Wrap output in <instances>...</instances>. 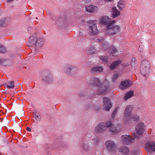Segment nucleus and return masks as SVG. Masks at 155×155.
<instances>
[{"mask_svg": "<svg viewBox=\"0 0 155 155\" xmlns=\"http://www.w3.org/2000/svg\"><path fill=\"white\" fill-rule=\"evenodd\" d=\"M111 20L108 16H104L101 17L100 21L105 25H107L106 26V33L109 35H113L120 31V28L119 26L114 25L116 22L115 20L111 21Z\"/></svg>", "mask_w": 155, "mask_h": 155, "instance_id": "obj_1", "label": "nucleus"}, {"mask_svg": "<svg viewBox=\"0 0 155 155\" xmlns=\"http://www.w3.org/2000/svg\"><path fill=\"white\" fill-rule=\"evenodd\" d=\"M64 71L67 74L71 76H74L78 72V68L75 66L69 64L64 65L63 67Z\"/></svg>", "mask_w": 155, "mask_h": 155, "instance_id": "obj_2", "label": "nucleus"}, {"mask_svg": "<svg viewBox=\"0 0 155 155\" xmlns=\"http://www.w3.org/2000/svg\"><path fill=\"white\" fill-rule=\"evenodd\" d=\"M132 109L133 107L131 105H128L126 107L124 112V122H128L131 119Z\"/></svg>", "mask_w": 155, "mask_h": 155, "instance_id": "obj_3", "label": "nucleus"}, {"mask_svg": "<svg viewBox=\"0 0 155 155\" xmlns=\"http://www.w3.org/2000/svg\"><path fill=\"white\" fill-rule=\"evenodd\" d=\"M144 128L145 126L143 123L141 122L139 123L136 128V133L134 134L135 139H136L137 140L140 139L141 135L144 132Z\"/></svg>", "mask_w": 155, "mask_h": 155, "instance_id": "obj_4", "label": "nucleus"}, {"mask_svg": "<svg viewBox=\"0 0 155 155\" xmlns=\"http://www.w3.org/2000/svg\"><path fill=\"white\" fill-rule=\"evenodd\" d=\"M105 146L108 153L114 154L116 152L117 147L114 141L111 140L106 141L105 143Z\"/></svg>", "mask_w": 155, "mask_h": 155, "instance_id": "obj_5", "label": "nucleus"}, {"mask_svg": "<svg viewBox=\"0 0 155 155\" xmlns=\"http://www.w3.org/2000/svg\"><path fill=\"white\" fill-rule=\"evenodd\" d=\"M150 68V64L147 60L143 61L140 66V70L141 74L144 76L149 72V69Z\"/></svg>", "mask_w": 155, "mask_h": 155, "instance_id": "obj_6", "label": "nucleus"}, {"mask_svg": "<svg viewBox=\"0 0 155 155\" xmlns=\"http://www.w3.org/2000/svg\"><path fill=\"white\" fill-rule=\"evenodd\" d=\"M135 139L129 135H124L121 137L120 143L122 144H129L131 143Z\"/></svg>", "mask_w": 155, "mask_h": 155, "instance_id": "obj_7", "label": "nucleus"}, {"mask_svg": "<svg viewBox=\"0 0 155 155\" xmlns=\"http://www.w3.org/2000/svg\"><path fill=\"white\" fill-rule=\"evenodd\" d=\"M145 149L150 153L155 151V142L153 141H148L145 144Z\"/></svg>", "mask_w": 155, "mask_h": 155, "instance_id": "obj_8", "label": "nucleus"}, {"mask_svg": "<svg viewBox=\"0 0 155 155\" xmlns=\"http://www.w3.org/2000/svg\"><path fill=\"white\" fill-rule=\"evenodd\" d=\"M89 84L93 89H95L99 87L102 84L100 82L98 78H94L91 80Z\"/></svg>", "mask_w": 155, "mask_h": 155, "instance_id": "obj_9", "label": "nucleus"}, {"mask_svg": "<svg viewBox=\"0 0 155 155\" xmlns=\"http://www.w3.org/2000/svg\"><path fill=\"white\" fill-rule=\"evenodd\" d=\"M43 81L47 83H50L53 81V79L51 74L49 72L45 73L42 76Z\"/></svg>", "mask_w": 155, "mask_h": 155, "instance_id": "obj_10", "label": "nucleus"}, {"mask_svg": "<svg viewBox=\"0 0 155 155\" xmlns=\"http://www.w3.org/2000/svg\"><path fill=\"white\" fill-rule=\"evenodd\" d=\"M80 148L84 153L88 152L90 150V147L87 141H84L80 143Z\"/></svg>", "mask_w": 155, "mask_h": 155, "instance_id": "obj_11", "label": "nucleus"}, {"mask_svg": "<svg viewBox=\"0 0 155 155\" xmlns=\"http://www.w3.org/2000/svg\"><path fill=\"white\" fill-rule=\"evenodd\" d=\"M106 127L104 125L103 123H101L99 124L95 128V132L99 134L103 133L106 131Z\"/></svg>", "mask_w": 155, "mask_h": 155, "instance_id": "obj_12", "label": "nucleus"}, {"mask_svg": "<svg viewBox=\"0 0 155 155\" xmlns=\"http://www.w3.org/2000/svg\"><path fill=\"white\" fill-rule=\"evenodd\" d=\"M109 83L107 81L103 82L102 84L98 88V92L100 94H102L108 90L107 86H108Z\"/></svg>", "mask_w": 155, "mask_h": 155, "instance_id": "obj_13", "label": "nucleus"}, {"mask_svg": "<svg viewBox=\"0 0 155 155\" xmlns=\"http://www.w3.org/2000/svg\"><path fill=\"white\" fill-rule=\"evenodd\" d=\"M57 23L58 26L63 28L67 27L68 24V21L65 17L59 18Z\"/></svg>", "mask_w": 155, "mask_h": 155, "instance_id": "obj_14", "label": "nucleus"}, {"mask_svg": "<svg viewBox=\"0 0 155 155\" xmlns=\"http://www.w3.org/2000/svg\"><path fill=\"white\" fill-rule=\"evenodd\" d=\"M103 104L105 110L109 111L112 107V105L108 98L104 97L103 99Z\"/></svg>", "mask_w": 155, "mask_h": 155, "instance_id": "obj_15", "label": "nucleus"}, {"mask_svg": "<svg viewBox=\"0 0 155 155\" xmlns=\"http://www.w3.org/2000/svg\"><path fill=\"white\" fill-rule=\"evenodd\" d=\"M44 43V40L42 37H39L36 40L35 44V48L38 49L39 48L42 47Z\"/></svg>", "mask_w": 155, "mask_h": 155, "instance_id": "obj_16", "label": "nucleus"}, {"mask_svg": "<svg viewBox=\"0 0 155 155\" xmlns=\"http://www.w3.org/2000/svg\"><path fill=\"white\" fill-rule=\"evenodd\" d=\"M86 11L90 13H95L97 12L98 8L94 5H86L85 6Z\"/></svg>", "mask_w": 155, "mask_h": 155, "instance_id": "obj_17", "label": "nucleus"}, {"mask_svg": "<svg viewBox=\"0 0 155 155\" xmlns=\"http://www.w3.org/2000/svg\"><path fill=\"white\" fill-rule=\"evenodd\" d=\"M88 30L90 35H96L98 33V30L95 24H93L90 25Z\"/></svg>", "mask_w": 155, "mask_h": 155, "instance_id": "obj_18", "label": "nucleus"}, {"mask_svg": "<svg viewBox=\"0 0 155 155\" xmlns=\"http://www.w3.org/2000/svg\"><path fill=\"white\" fill-rule=\"evenodd\" d=\"M132 85V83L130 81L126 80L122 81L121 84V88L124 89L130 87Z\"/></svg>", "mask_w": 155, "mask_h": 155, "instance_id": "obj_19", "label": "nucleus"}, {"mask_svg": "<svg viewBox=\"0 0 155 155\" xmlns=\"http://www.w3.org/2000/svg\"><path fill=\"white\" fill-rule=\"evenodd\" d=\"M118 152L123 155H128L130 152V150L127 147H121L118 149Z\"/></svg>", "mask_w": 155, "mask_h": 155, "instance_id": "obj_20", "label": "nucleus"}, {"mask_svg": "<svg viewBox=\"0 0 155 155\" xmlns=\"http://www.w3.org/2000/svg\"><path fill=\"white\" fill-rule=\"evenodd\" d=\"M120 126L117 125L112 126L110 128L109 132L112 134H115L118 132L120 130Z\"/></svg>", "mask_w": 155, "mask_h": 155, "instance_id": "obj_21", "label": "nucleus"}, {"mask_svg": "<svg viewBox=\"0 0 155 155\" xmlns=\"http://www.w3.org/2000/svg\"><path fill=\"white\" fill-rule=\"evenodd\" d=\"M112 16L114 18L117 17L120 14V12L118 11L116 7H114L112 9Z\"/></svg>", "mask_w": 155, "mask_h": 155, "instance_id": "obj_22", "label": "nucleus"}, {"mask_svg": "<svg viewBox=\"0 0 155 155\" xmlns=\"http://www.w3.org/2000/svg\"><path fill=\"white\" fill-rule=\"evenodd\" d=\"M125 2L123 0H120L118 3L117 7L120 10L125 7Z\"/></svg>", "mask_w": 155, "mask_h": 155, "instance_id": "obj_23", "label": "nucleus"}, {"mask_svg": "<svg viewBox=\"0 0 155 155\" xmlns=\"http://www.w3.org/2000/svg\"><path fill=\"white\" fill-rule=\"evenodd\" d=\"M134 93V92L132 91H130L127 92L124 96V100L127 101L128 99L130 98L133 96Z\"/></svg>", "mask_w": 155, "mask_h": 155, "instance_id": "obj_24", "label": "nucleus"}, {"mask_svg": "<svg viewBox=\"0 0 155 155\" xmlns=\"http://www.w3.org/2000/svg\"><path fill=\"white\" fill-rule=\"evenodd\" d=\"M103 70V68L101 66H97L92 68L91 69L92 72H102Z\"/></svg>", "mask_w": 155, "mask_h": 155, "instance_id": "obj_25", "label": "nucleus"}, {"mask_svg": "<svg viewBox=\"0 0 155 155\" xmlns=\"http://www.w3.org/2000/svg\"><path fill=\"white\" fill-rule=\"evenodd\" d=\"M120 63V62L118 61H117L113 62L110 65V69H114Z\"/></svg>", "mask_w": 155, "mask_h": 155, "instance_id": "obj_26", "label": "nucleus"}, {"mask_svg": "<svg viewBox=\"0 0 155 155\" xmlns=\"http://www.w3.org/2000/svg\"><path fill=\"white\" fill-rule=\"evenodd\" d=\"M96 51L94 48L92 46L90 47L87 51V53L89 54L96 53Z\"/></svg>", "mask_w": 155, "mask_h": 155, "instance_id": "obj_27", "label": "nucleus"}, {"mask_svg": "<svg viewBox=\"0 0 155 155\" xmlns=\"http://www.w3.org/2000/svg\"><path fill=\"white\" fill-rule=\"evenodd\" d=\"M104 125L106 127V130L107 128H110L112 126H113L114 125H112L111 121H107L105 123H104Z\"/></svg>", "mask_w": 155, "mask_h": 155, "instance_id": "obj_28", "label": "nucleus"}, {"mask_svg": "<svg viewBox=\"0 0 155 155\" xmlns=\"http://www.w3.org/2000/svg\"><path fill=\"white\" fill-rule=\"evenodd\" d=\"M100 59L102 62L107 63L108 62V58L107 56H101L100 57Z\"/></svg>", "mask_w": 155, "mask_h": 155, "instance_id": "obj_29", "label": "nucleus"}, {"mask_svg": "<svg viewBox=\"0 0 155 155\" xmlns=\"http://www.w3.org/2000/svg\"><path fill=\"white\" fill-rule=\"evenodd\" d=\"M14 82L13 81L9 82V84L7 85V86L8 88H13L14 87Z\"/></svg>", "mask_w": 155, "mask_h": 155, "instance_id": "obj_30", "label": "nucleus"}, {"mask_svg": "<svg viewBox=\"0 0 155 155\" xmlns=\"http://www.w3.org/2000/svg\"><path fill=\"white\" fill-rule=\"evenodd\" d=\"M111 53L113 56H114L116 55V52L117 51L116 48L114 47H112L110 49Z\"/></svg>", "mask_w": 155, "mask_h": 155, "instance_id": "obj_31", "label": "nucleus"}, {"mask_svg": "<svg viewBox=\"0 0 155 155\" xmlns=\"http://www.w3.org/2000/svg\"><path fill=\"white\" fill-rule=\"evenodd\" d=\"M7 18H5L0 20V27L4 26V24L6 23V21Z\"/></svg>", "mask_w": 155, "mask_h": 155, "instance_id": "obj_32", "label": "nucleus"}, {"mask_svg": "<svg viewBox=\"0 0 155 155\" xmlns=\"http://www.w3.org/2000/svg\"><path fill=\"white\" fill-rule=\"evenodd\" d=\"M109 46V44L107 43H105V42H104V44H103L102 47L105 50H106L108 49Z\"/></svg>", "mask_w": 155, "mask_h": 155, "instance_id": "obj_33", "label": "nucleus"}, {"mask_svg": "<svg viewBox=\"0 0 155 155\" xmlns=\"http://www.w3.org/2000/svg\"><path fill=\"white\" fill-rule=\"evenodd\" d=\"M6 51V50L5 48L2 45H0V52L1 53H4Z\"/></svg>", "mask_w": 155, "mask_h": 155, "instance_id": "obj_34", "label": "nucleus"}, {"mask_svg": "<svg viewBox=\"0 0 155 155\" xmlns=\"http://www.w3.org/2000/svg\"><path fill=\"white\" fill-rule=\"evenodd\" d=\"M59 146L61 147H67V143L65 142H62L60 143Z\"/></svg>", "mask_w": 155, "mask_h": 155, "instance_id": "obj_35", "label": "nucleus"}, {"mask_svg": "<svg viewBox=\"0 0 155 155\" xmlns=\"http://www.w3.org/2000/svg\"><path fill=\"white\" fill-rule=\"evenodd\" d=\"M117 108H115L112 115V117L113 118H114L115 116L117 113Z\"/></svg>", "mask_w": 155, "mask_h": 155, "instance_id": "obj_36", "label": "nucleus"}, {"mask_svg": "<svg viewBox=\"0 0 155 155\" xmlns=\"http://www.w3.org/2000/svg\"><path fill=\"white\" fill-rule=\"evenodd\" d=\"M133 119L135 120H138L139 119V117L137 115L132 116L131 119Z\"/></svg>", "mask_w": 155, "mask_h": 155, "instance_id": "obj_37", "label": "nucleus"}, {"mask_svg": "<svg viewBox=\"0 0 155 155\" xmlns=\"http://www.w3.org/2000/svg\"><path fill=\"white\" fill-rule=\"evenodd\" d=\"M35 39V38L33 36H31L30 37L29 40V41L30 43V44H31L34 41V40Z\"/></svg>", "mask_w": 155, "mask_h": 155, "instance_id": "obj_38", "label": "nucleus"}, {"mask_svg": "<svg viewBox=\"0 0 155 155\" xmlns=\"http://www.w3.org/2000/svg\"><path fill=\"white\" fill-rule=\"evenodd\" d=\"M6 61V60L0 59V64H4V63L5 61Z\"/></svg>", "mask_w": 155, "mask_h": 155, "instance_id": "obj_39", "label": "nucleus"}, {"mask_svg": "<svg viewBox=\"0 0 155 155\" xmlns=\"http://www.w3.org/2000/svg\"><path fill=\"white\" fill-rule=\"evenodd\" d=\"M35 118L37 120H41V118L40 116H39L36 114H35Z\"/></svg>", "mask_w": 155, "mask_h": 155, "instance_id": "obj_40", "label": "nucleus"}, {"mask_svg": "<svg viewBox=\"0 0 155 155\" xmlns=\"http://www.w3.org/2000/svg\"><path fill=\"white\" fill-rule=\"evenodd\" d=\"M119 76V74L117 73H116L114 74L113 78V79H115Z\"/></svg>", "mask_w": 155, "mask_h": 155, "instance_id": "obj_41", "label": "nucleus"}, {"mask_svg": "<svg viewBox=\"0 0 155 155\" xmlns=\"http://www.w3.org/2000/svg\"><path fill=\"white\" fill-rule=\"evenodd\" d=\"M99 141V139L97 138H96L94 140V143L95 144L97 145Z\"/></svg>", "mask_w": 155, "mask_h": 155, "instance_id": "obj_42", "label": "nucleus"}, {"mask_svg": "<svg viewBox=\"0 0 155 155\" xmlns=\"http://www.w3.org/2000/svg\"><path fill=\"white\" fill-rule=\"evenodd\" d=\"M138 151L137 150H134L132 151V154L134 155H136L138 153Z\"/></svg>", "mask_w": 155, "mask_h": 155, "instance_id": "obj_43", "label": "nucleus"}, {"mask_svg": "<svg viewBox=\"0 0 155 155\" xmlns=\"http://www.w3.org/2000/svg\"><path fill=\"white\" fill-rule=\"evenodd\" d=\"M32 28L31 27H29L28 28V31L29 33H31L32 31Z\"/></svg>", "mask_w": 155, "mask_h": 155, "instance_id": "obj_44", "label": "nucleus"}, {"mask_svg": "<svg viewBox=\"0 0 155 155\" xmlns=\"http://www.w3.org/2000/svg\"><path fill=\"white\" fill-rule=\"evenodd\" d=\"M19 114H20V116H23L24 115L23 110H22L21 112Z\"/></svg>", "mask_w": 155, "mask_h": 155, "instance_id": "obj_45", "label": "nucleus"}, {"mask_svg": "<svg viewBox=\"0 0 155 155\" xmlns=\"http://www.w3.org/2000/svg\"><path fill=\"white\" fill-rule=\"evenodd\" d=\"M129 64L128 63L127 64H123V65L124 67H127L129 65Z\"/></svg>", "mask_w": 155, "mask_h": 155, "instance_id": "obj_46", "label": "nucleus"}, {"mask_svg": "<svg viewBox=\"0 0 155 155\" xmlns=\"http://www.w3.org/2000/svg\"><path fill=\"white\" fill-rule=\"evenodd\" d=\"M26 130L28 131H31V128H29V127H27V128H26Z\"/></svg>", "mask_w": 155, "mask_h": 155, "instance_id": "obj_47", "label": "nucleus"}, {"mask_svg": "<svg viewBox=\"0 0 155 155\" xmlns=\"http://www.w3.org/2000/svg\"><path fill=\"white\" fill-rule=\"evenodd\" d=\"M13 1V0H6V2L7 3H9L10 2H12Z\"/></svg>", "mask_w": 155, "mask_h": 155, "instance_id": "obj_48", "label": "nucleus"}, {"mask_svg": "<svg viewBox=\"0 0 155 155\" xmlns=\"http://www.w3.org/2000/svg\"><path fill=\"white\" fill-rule=\"evenodd\" d=\"M81 22H84V20H81Z\"/></svg>", "mask_w": 155, "mask_h": 155, "instance_id": "obj_49", "label": "nucleus"}, {"mask_svg": "<svg viewBox=\"0 0 155 155\" xmlns=\"http://www.w3.org/2000/svg\"><path fill=\"white\" fill-rule=\"evenodd\" d=\"M36 18L37 19H38V18H37V17Z\"/></svg>", "mask_w": 155, "mask_h": 155, "instance_id": "obj_50", "label": "nucleus"}]
</instances>
